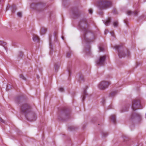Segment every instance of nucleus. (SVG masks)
<instances>
[{"instance_id":"nucleus-33","label":"nucleus","mask_w":146,"mask_h":146,"mask_svg":"<svg viewBox=\"0 0 146 146\" xmlns=\"http://www.w3.org/2000/svg\"><path fill=\"white\" fill-rule=\"evenodd\" d=\"M84 31H86V29L85 28H84Z\"/></svg>"},{"instance_id":"nucleus-3","label":"nucleus","mask_w":146,"mask_h":146,"mask_svg":"<svg viewBox=\"0 0 146 146\" xmlns=\"http://www.w3.org/2000/svg\"><path fill=\"white\" fill-rule=\"evenodd\" d=\"M31 111L30 107L27 104H25L22 106L21 111L24 113L27 117L26 115Z\"/></svg>"},{"instance_id":"nucleus-22","label":"nucleus","mask_w":146,"mask_h":146,"mask_svg":"<svg viewBox=\"0 0 146 146\" xmlns=\"http://www.w3.org/2000/svg\"><path fill=\"white\" fill-rule=\"evenodd\" d=\"M138 12L139 11L137 10H136L134 12H133V13H134V14L135 15H137V14Z\"/></svg>"},{"instance_id":"nucleus-11","label":"nucleus","mask_w":146,"mask_h":146,"mask_svg":"<svg viewBox=\"0 0 146 146\" xmlns=\"http://www.w3.org/2000/svg\"><path fill=\"white\" fill-rule=\"evenodd\" d=\"M111 120L114 123H115V116L114 115H112L111 116Z\"/></svg>"},{"instance_id":"nucleus-6","label":"nucleus","mask_w":146,"mask_h":146,"mask_svg":"<svg viewBox=\"0 0 146 146\" xmlns=\"http://www.w3.org/2000/svg\"><path fill=\"white\" fill-rule=\"evenodd\" d=\"M106 58V56H105L100 57V59L97 61V64L100 65H103Z\"/></svg>"},{"instance_id":"nucleus-25","label":"nucleus","mask_w":146,"mask_h":146,"mask_svg":"<svg viewBox=\"0 0 146 146\" xmlns=\"http://www.w3.org/2000/svg\"><path fill=\"white\" fill-rule=\"evenodd\" d=\"M0 121L2 123H4L5 122V121L2 118L0 117Z\"/></svg>"},{"instance_id":"nucleus-12","label":"nucleus","mask_w":146,"mask_h":146,"mask_svg":"<svg viewBox=\"0 0 146 146\" xmlns=\"http://www.w3.org/2000/svg\"><path fill=\"white\" fill-rule=\"evenodd\" d=\"M117 92L116 91H114L111 92L110 94V97H113L115 96L117 93Z\"/></svg>"},{"instance_id":"nucleus-29","label":"nucleus","mask_w":146,"mask_h":146,"mask_svg":"<svg viewBox=\"0 0 146 146\" xmlns=\"http://www.w3.org/2000/svg\"><path fill=\"white\" fill-rule=\"evenodd\" d=\"M22 16V13L21 12H19V17H21Z\"/></svg>"},{"instance_id":"nucleus-5","label":"nucleus","mask_w":146,"mask_h":146,"mask_svg":"<svg viewBox=\"0 0 146 146\" xmlns=\"http://www.w3.org/2000/svg\"><path fill=\"white\" fill-rule=\"evenodd\" d=\"M10 9L11 10L12 13L14 14L17 9V8L16 5L14 4H13L11 5H8L7 6L6 9V10H8Z\"/></svg>"},{"instance_id":"nucleus-17","label":"nucleus","mask_w":146,"mask_h":146,"mask_svg":"<svg viewBox=\"0 0 146 146\" xmlns=\"http://www.w3.org/2000/svg\"><path fill=\"white\" fill-rule=\"evenodd\" d=\"M83 94H84V95H83V98H82V101H84V100L85 98V96H84V95L86 94V91L85 90H84V91Z\"/></svg>"},{"instance_id":"nucleus-2","label":"nucleus","mask_w":146,"mask_h":146,"mask_svg":"<svg viewBox=\"0 0 146 146\" xmlns=\"http://www.w3.org/2000/svg\"><path fill=\"white\" fill-rule=\"evenodd\" d=\"M141 107L140 102L139 100L135 99L133 101L132 108L133 111L142 108Z\"/></svg>"},{"instance_id":"nucleus-10","label":"nucleus","mask_w":146,"mask_h":146,"mask_svg":"<svg viewBox=\"0 0 146 146\" xmlns=\"http://www.w3.org/2000/svg\"><path fill=\"white\" fill-rule=\"evenodd\" d=\"M46 31V29L45 28H42L41 29L40 33L41 35H44Z\"/></svg>"},{"instance_id":"nucleus-36","label":"nucleus","mask_w":146,"mask_h":146,"mask_svg":"<svg viewBox=\"0 0 146 146\" xmlns=\"http://www.w3.org/2000/svg\"><path fill=\"white\" fill-rule=\"evenodd\" d=\"M1 0H0V2H1Z\"/></svg>"},{"instance_id":"nucleus-31","label":"nucleus","mask_w":146,"mask_h":146,"mask_svg":"<svg viewBox=\"0 0 146 146\" xmlns=\"http://www.w3.org/2000/svg\"><path fill=\"white\" fill-rule=\"evenodd\" d=\"M3 46L4 47L5 49L6 50V51H7V47L5 46Z\"/></svg>"},{"instance_id":"nucleus-20","label":"nucleus","mask_w":146,"mask_h":146,"mask_svg":"<svg viewBox=\"0 0 146 146\" xmlns=\"http://www.w3.org/2000/svg\"><path fill=\"white\" fill-rule=\"evenodd\" d=\"M127 13L128 15H130L132 14V12L131 11L129 10L127 11Z\"/></svg>"},{"instance_id":"nucleus-4","label":"nucleus","mask_w":146,"mask_h":146,"mask_svg":"<svg viewBox=\"0 0 146 146\" xmlns=\"http://www.w3.org/2000/svg\"><path fill=\"white\" fill-rule=\"evenodd\" d=\"M110 84V83L109 82L103 81L99 84L98 87L100 89L104 90L107 88Z\"/></svg>"},{"instance_id":"nucleus-14","label":"nucleus","mask_w":146,"mask_h":146,"mask_svg":"<svg viewBox=\"0 0 146 146\" xmlns=\"http://www.w3.org/2000/svg\"><path fill=\"white\" fill-rule=\"evenodd\" d=\"M23 55V53L22 51H20L19 52V58H21Z\"/></svg>"},{"instance_id":"nucleus-26","label":"nucleus","mask_w":146,"mask_h":146,"mask_svg":"<svg viewBox=\"0 0 146 146\" xmlns=\"http://www.w3.org/2000/svg\"><path fill=\"white\" fill-rule=\"evenodd\" d=\"M89 12L90 14H92V9H90L89 10Z\"/></svg>"},{"instance_id":"nucleus-18","label":"nucleus","mask_w":146,"mask_h":146,"mask_svg":"<svg viewBox=\"0 0 146 146\" xmlns=\"http://www.w3.org/2000/svg\"><path fill=\"white\" fill-rule=\"evenodd\" d=\"M20 78H21L23 80H25V78L22 74H21L20 76Z\"/></svg>"},{"instance_id":"nucleus-24","label":"nucleus","mask_w":146,"mask_h":146,"mask_svg":"<svg viewBox=\"0 0 146 146\" xmlns=\"http://www.w3.org/2000/svg\"><path fill=\"white\" fill-rule=\"evenodd\" d=\"M99 49L100 51H102L104 50V48L102 47H100Z\"/></svg>"},{"instance_id":"nucleus-27","label":"nucleus","mask_w":146,"mask_h":146,"mask_svg":"<svg viewBox=\"0 0 146 146\" xmlns=\"http://www.w3.org/2000/svg\"><path fill=\"white\" fill-rule=\"evenodd\" d=\"M110 33L112 36H114V32L113 31H111L110 32Z\"/></svg>"},{"instance_id":"nucleus-28","label":"nucleus","mask_w":146,"mask_h":146,"mask_svg":"<svg viewBox=\"0 0 146 146\" xmlns=\"http://www.w3.org/2000/svg\"><path fill=\"white\" fill-rule=\"evenodd\" d=\"M9 85H7V87L6 88V90L7 91H8L9 90V88H8Z\"/></svg>"},{"instance_id":"nucleus-30","label":"nucleus","mask_w":146,"mask_h":146,"mask_svg":"<svg viewBox=\"0 0 146 146\" xmlns=\"http://www.w3.org/2000/svg\"><path fill=\"white\" fill-rule=\"evenodd\" d=\"M129 51L127 50V54H126V55L128 56L129 55Z\"/></svg>"},{"instance_id":"nucleus-35","label":"nucleus","mask_w":146,"mask_h":146,"mask_svg":"<svg viewBox=\"0 0 146 146\" xmlns=\"http://www.w3.org/2000/svg\"><path fill=\"white\" fill-rule=\"evenodd\" d=\"M13 45H14L13 43Z\"/></svg>"},{"instance_id":"nucleus-34","label":"nucleus","mask_w":146,"mask_h":146,"mask_svg":"<svg viewBox=\"0 0 146 146\" xmlns=\"http://www.w3.org/2000/svg\"><path fill=\"white\" fill-rule=\"evenodd\" d=\"M17 14L18 15V12L17 13Z\"/></svg>"},{"instance_id":"nucleus-23","label":"nucleus","mask_w":146,"mask_h":146,"mask_svg":"<svg viewBox=\"0 0 146 146\" xmlns=\"http://www.w3.org/2000/svg\"><path fill=\"white\" fill-rule=\"evenodd\" d=\"M59 90L61 92H63L64 90V88H60L59 89Z\"/></svg>"},{"instance_id":"nucleus-7","label":"nucleus","mask_w":146,"mask_h":146,"mask_svg":"<svg viewBox=\"0 0 146 146\" xmlns=\"http://www.w3.org/2000/svg\"><path fill=\"white\" fill-rule=\"evenodd\" d=\"M118 55L120 58L124 57L125 56L126 54L123 51H118Z\"/></svg>"},{"instance_id":"nucleus-16","label":"nucleus","mask_w":146,"mask_h":146,"mask_svg":"<svg viewBox=\"0 0 146 146\" xmlns=\"http://www.w3.org/2000/svg\"><path fill=\"white\" fill-rule=\"evenodd\" d=\"M113 25L115 27H117L118 25V22L117 21H115L114 22Z\"/></svg>"},{"instance_id":"nucleus-9","label":"nucleus","mask_w":146,"mask_h":146,"mask_svg":"<svg viewBox=\"0 0 146 146\" xmlns=\"http://www.w3.org/2000/svg\"><path fill=\"white\" fill-rule=\"evenodd\" d=\"M86 21L85 19H83L79 23V25L80 27H81L83 25L86 24Z\"/></svg>"},{"instance_id":"nucleus-21","label":"nucleus","mask_w":146,"mask_h":146,"mask_svg":"<svg viewBox=\"0 0 146 146\" xmlns=\"http://www.w3.org/2000/svg\"><path fill=\"white\" fill-rule=\"evenodd\" d=\"M120 47V46L118 45H116L114 46V48L118 50Z\"/></svg>"},{"instance_id":"nucleus-1","label":"nucleus","mask_w":146,"mask_h":146,"mask_svg":"<svg viewBox=\"0 0 146 146\" xmlns=\"http://www.w3.org/2000/svg\"><path fill=\"white\" fill-rule=\"evenodd\" d=\"M111 2L108 0H101L98 4V7L101 9H106L111 7Z\"/></svg>"},{"instance_id":"nucleus-15","label":"nucleus","mask_w":146,"mask_h":146,"mask_svg":"<svg viewBox=\"0 0 146 146\" xmlns=\"http://www.w3.org/2000/svg\"><path fill=\"white\" fill-rule=\"evenodd\" d=\"M6 44V43L3 41L0 40V45L4 46Z\"/></svg>"},{"instance_id":"nucleus-8","label":"nucleus","mask_w":146,"mask_h":146,"mask_svg":"<svg viewBox=\"0 0 146 146\" xmlns=\"http://www.w3.org/2000/svg\"><path fill=\"white\" fill-rule=\"evenodd\" d=\"M33 40L35 41L38 42L39 40V37L35 35H34L33 36Z\"/></svg>"},{"instance_id":"nucleus-19","label":"nucleus","mask_w":146,"mask_h":146,"mask_svg":"<svg viewBox=\"0 0 146 146\" xmlns=\"http://www.w3.org/2000/svg\"><path fill=\"white\" fill-rule=\"evenodd\" d=\"M15 101L17 104L18 103V96H17L15 98Z\"/></svg>"},{"instance_id":"nucleus-32","label":"nucleus","mask_w":146,"mask_h":146,"mask_svg":"<svg viewBox=\"0 0 146 146\" xmlns=\"http://www.w3.org/2000/svg\"><path fill=\"white\" fill-rule=\"evenodd\" d=\"M136 115L137 116H138L139 117H140V115L139 114H136Z\"/></svg>"},{"instance_id":"nucleus-13","label":"nucleus","mask_w":146,"mask_h":146,"mask_svg":"<svg viewBox=\"0 0 146 146\" xmlns=\"http://www.w3.org/2000/svg\"><path fill=\"white\" fill-rule=\"evenodd\" d=\"M111 21V19L110 18H109L108 19L106 20V22L104 23L106 25H108V24H109Z\"/></svg>"}]
</instances>
